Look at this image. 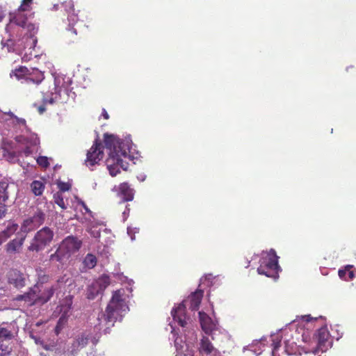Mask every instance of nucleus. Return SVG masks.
<instances>
[{
    "label": "nucleus",
    "mask_w": 356,
    "mask_h": 356,
    "mask_svg": "<svg viewBox=\"0 0 356 356\" xmlns=\"http://www.w3.org/2000/svg\"><path fill=\"white\" fill-rule=\"evenodd\" d=\"M33 0H22L21 5L17 10L9 14V22L6 26V31L9 35L7 42L12 45L16 41H19L25 36L32 37L38 30L36 25L30 22L29 19L33 14L29 15L25 13L31 10Z\"/></svg>",
    "instance_id": "1"
},
{
    "label": "nucleus",
    "mask_w": 356,
    "mask_h": 356,
    "mask_svg": "<svg viewBox=\"0 0 356 356\" xmlns=\"http://www.w3.org/2000/svg\"><path fill=\"white\" fill-rule=\"evenodd\" d=\"M129 311L124 289L115 291L112 298L107 305L105 312L99 314L98 324L95 325L99 330H103L104 334L110 332L115 323L121 321Z\"/></svg>",
    "instance_id": "2"
},
{
    "label": "nucleus",
    "mask_w": 356,
    "mask_h": 356,
    "mask_svg": "<svg viewBox=\"0 0 356 356\" xmlns=\"http://www.w3.org/2000/svg\"><path fill=\"white\" fill-rule=\"evenodd\" d=\"M105 147L109 150L106 165L109 174L112 177L120 172V169L127 170L129 163L127 159H130L129 149L127 145L120 139L112 134L104 135Z\"/></svg>",
    "instance_id": "3"
},
{
    "label": "nucleus",
    "mask_w": 356,
    "mask_h": 356,
    "mask_svg": "<svg viewBox=\"0 0 356 356\" xmlns=\"http://www.w3.org/2000/svg\"><path fill=\"white\" fill-rule=\"evenodd\" d=\"M279 257L274 249H270L266 257L260 260V265L257 268V272L268 277L276 279L279 277L280 266L278 264Z\"/></svg>",
    "instance_id": "4"
},
{
    "label": "nucleus",
    "mask_w": 356,
    "mask_h": 356,
    "mask_svg": "<svg viewBox=\"0 0 356 356\" xmlns=\"http://www.w3.org/2000/svg\"><path fill=\"white\" fill-rule=\"evenodd\" d=\"M54 236V232L53 229L49 227H44L35 233L30 245L28 246V250L35 252L43 250L46 246L51 243Z\"/></svg>",
    "instance_id": "5"
},
{
    "label": "nucleus",
    "mask_w": 356,
    "mask_h": 356,
    "mask_svg": "<svg viewBox=\"0 0 356 356\" xmlns=\"http://www.w3.org/2000/svg\"><path fill=\"white\" fill-rule=\"evenodd\" d=\"M317 346L312 350L316 355L318 352L325 353L332 346L330 332L326 327H321L316 333Z\"/></svg>",
    "instance_id": "6"
},
{
    "label": "nucleus",
    "mask_w": 356,
    "mask_h": 356,
    "mask_svg": "<svg viewBox=\"0 0 356 356\" xmlns=\"http://www.w3.org/2000/svg\"><path fill=\"white\" fill-rule=\"evenodd\" d=\"M104 146L100 141L96 140L93 145L88 151L85 161L87 166L92 167L98 163L104 158Z\"/></svg>",
    "instance_id": "7"
},
{
    "label": "nucleus",
    "mask_w": 356,
    "mask_h": 356,
    "mask_svg": "<svg viewBox=\"0 0 356 356\" xmlns=\"http://www.w3.org/2000/svg\"><path fill=\"white\" fill-rule=\"evenodd\" d=\"M45 218V213L41 209H38L33 216L24 220L22 229L25 232H29L42 225Z\"/></svg>",
    "instance_id": "8"
},
{
    "label": "nucleus",
    "mask_w": 356,
    "mask_h": 356,
    "mask_svg": "<svg viewBox=\"0 0 356 356\" xmlns=\"http://www.w3.org/2000/svg\"><path fill=\"white\" fill-rule=\"evenodd\" d=\"M198 352L200 356H220V351L213 346L208 336L200 339Z\"/></svg>",
    "instance_id": "9"
},
{
    "label": "nucleus",
    "mask_w": 356,
    "mask_h": 356,
    "mask_svg": "<svg viewBox=\"0 0 356 356\" xmlns=\"http://www.w3.org/2000/svg\"><path fill=\"white\" fill-rule=\"evenodd\" d=\"M81 241L73 236H67L59 244L69 257L77 252L81 248Z\"/></svg>",
    "instance_id": "10"
},
{
    "label": "nucleus",
    "mask_w": 356,
    "mask_h": 356,
    "mask_svg": "<svg viewBox=\"0 0 356 356\" xmlns=\"http://www.w3.org/2000/svg\"><path fill=\"white\" fill-rule=\"evenodd\" d=\"M7 280L8 284L13 285L16 289H22L26 286V275L20 270L12 268L7 273Z\"/></svg>",
    "instance_id": "11"
},
{
    "label": "nucleus",
    "mask_w": 356,
    "mask_h": 356,
    "mask_svg": "<svg viewBox=\"0 0 356 356\" xmlns=\"http://www.w3.org/2000/svg\"><path fill=\"white\" fill-rule=\"evenodd\" d=\"M173 320L184 327L187 325V316L186 314V305L184 302L180 303L177 307L173 308L171 312Z\"/></svg>",
    "instance_id": "12"
},
{
    "label": "nucleus",
    "mask_w": 356,
    "mask_h": 356,
    "mask_svg": "<svg viewBox=\"0 0 356 356\" xmlns=\"http://www.w3.org/2000/svg\"><path fill=\"white\" fill-rule=\"evenodd\" d=\"M38 286L37 285L34 286L32 288H30L29 291L24 294L17 295L15 300L17 301H24L27 302L29 305H33L35 304H38Z\"/></svg>",
    "instance_id": "13"
},
{
    "label": "nucleus",
    "mask_w": 356,
    "mask_h": 356,
    "mask_svg": "<svg viewBox=\"0 0 356 356\" xmlns=\"http://www.w3.org/2000/svg\"><path fill=\"white\" fill-rule=\"evenodd\" d=\"M200 322L202 330L205 334L210 335L216 329V323L205 312H199Z\"/></svg>",
    "instance_id": "14"
},
{
    "label": "nucleus",
    "mask_w": 356,
    "mask_h": 356,
    "mask_svg": "<svg viewBox=\"0 0 356 356\" xmlns=\"http://www.w3.org/2000/svg\"><path fill=\"white\" fill-rule=\"evenodd\" d=\"M25 238L26 236H22L21 237L15 238L14 239L9 241L6 245V252L10 254L19 252L24 243Z\"/></svg>",
    "instance_id": "15"
},
{
    "label": "nucleus",
    "mask_w": 356,
    "mask_h": 356,
    "mask_svg": "<svg viewBox=\"0 0 356 356\" xmlns=\"http://www.w3.org/2000/svg\"><path fill=\"white\" fill-rule=\"evenodd\" d=\"M202 297L203 291L197 289L191 293L188 300H185L183 302L186 305V302H189V308L191 310H197L202 302Z\"/></svg>",
    "instance_id": "16"
},
{
    "label": "nucleus",
    "mask_w": 356,
    "mask_h": 356,
    "mask_svg": "<svg viewBox=\"0 0 356 356\" xmlns=\"http://www.w3.org/2000/svg\"><path fill=\"white\" fill-rule=\"evenodd\" d=\"M72 297H66L61 303L57 306L54 313L63 315L65 316H70V312L72 309Z\"/></svg>",
    "instance_id": "17"
},
{
    "label": "nucleus",
    "mask_w": 356,
    "mask_h": 356,
    "mask_svg": "<svg viewBox=\"0 0 356 356\" xmlns=\"http://www.w3.org/2000/svg\"><path fill=\"white\" fill-rule=\"evenodd\" d=\"M68 259L69 257L64 252L63 248L58 245L56 252L50 254L49 260L52 264L58 263L59 264L63 265Z\"/></svg>",
    "instance_id": "18"
},
{
    "label": "nucleus",
    "mask_w": 356,
    "mask_h": 356,
    "mask_svg": "<svg viewBox=\"0 0 356 356\" xmlns=\"http://www.w3.org/2000/svg\"><path fill=\"white\" fill-rule=\"evenodd\" d=\"M44 79V73L37 68H31L26 79L27 83H33L36 85L40 84Z\"/></svg>",
    "instance_id": "19"
},
{
    "label": "nucleus",
    "mask_w": 356,
    "mask_h": 356,
    "mask_svg": "<svg viewBox=\"0 0 356 356\" xmlns=\"http://www.w3.org/2000/svg\"><path fill=\"white\" fill-rule=\"evenodd\" d=\"M119 193L124 201L129 202L134 199V190L126 183H122L119 186Z\"/></svg>",
    "instance_id": "20"
},
{
    "label": "nucleus",
    "mask_w": 356,
    "mask_h": 356,
    "mask_svg": "<svg viewBox=\"0 0 356 356\" xmlns=\"http://www.w3.org/2000/svg\"><path fill=\"white\" fill-rule=\"evenodd\" d=\"M18 225L14 222H9L6 227L0 232L1 239L5 242L17 230Z\"/></svg>",
    "instance_id": "21"
},
{
    "label": "nucleus",
    "mask_w": 356,
    "mask_h": 356,
    "mask_svg": "<svg viewBox=\"0 0 356 356\" xmlns=\"http://www.w3.org/2000/svg\"><path fill=\"white\" fill-rule=\"evenodd\" d=\"M55 292L54 286L46 288L40 295L38 294V301L40 304L47 302L53 296Z\"/></svg>",
    "instance_id": "22"
},
{
    "label": "nucleus",
    "mask_w": 356,
    "mask_h": 356,
    "mask_svg": "<svg viewBox=\"0 0 356 356\" xmlns=\"http://www.w3.org/2000/svg\"><path fill=\"white\" fill-rule=\"evenodd\" d=\"M8 186L9 184L7 181H0V204L3 205H6L9 197Z\"/></svg>",
    "instance_id": "23"
},
{
    "label": "nucleus",
    "mask_w": 356,
    "mask_h": 356,
    "mask_svg": "<svg viewBox=\"0 0 356 356\" xmlns=\"http://www.w3.org/2000/svg\"><path fill=\"white\" fill-rule=\"evenodd\" d=\"M65 7H69L67 19L70 23H75L78 21V14L75 13L73 2L72 1L65 2Z\"/></svg>",
    "instance_id": "24"
},
{
    "label": "nucleus",
    "mask_w": 356,
    "mask_h": 356,
    "mask_svg": "<svg viewBox=\"0 0 356 356\" xmlns=\"http://www.w3.org/2000/svg\"><path fill=\"white\" fill-rule=\"evenodd\" d=\"M31 191L35 196H40L42 194L44 189V184L42 181L35 180L31 184Z\"/></svg>",
    "instance_id": "25"
},
{
    "label": "nucleus",
    "mask_w": 356,
    "mask_h": 356,
    "mask_svg": "<svg viewBox=\"0 0 356 356\" xmlns=\"http://www.w3.org/2000/svg\"><path fill=\"white\" fill-rule=\"evenodd\" d=\"M97 262L96 257L92 254L88 253L85 257L83 264L85 268L92 269L97 265Z\"/></svg>",
    "instance_id": "26"
},
{
    "label": "nucleus",
    "mask_w": 356,
    "mask_h": 356,
    "mask_svg": "<svg viewBox=\"0 0 356 356\" xmlns=\"http://www.w3.org/2000/svg\"><path fill=\"white\" fill-rule=\"evenodd\" d=\"M13 351V346L7 341H0V356H8Z\"/></svg>",
    "instance_id": "27"
},
{
    "label": "nucleus",
    "mask_w": 356,
    "mask_h": 356,
    "mask_svg": "<svg viewBox=\"0 0 356 356\" xmlns=\"http://www.w3.org/2000/svg\"><path fill=\"white\" fill-rule=\"evenodd\" d=\"M76 31L73 27L70 28L67 30L66 33H65V40L67 43H74L76 40Z\"/></svg>",
    "instance_id": "28"
},
{
    "label": "nucleus",
    "mask_w": 356,
    "mask_h": 356,
    "mask_svg": "<svg viewBox=\"0 0 356 356\" xmlns=\"http://www.w3.org/2000/svg\"><path fill=\"white\" fill-rule=\"evenodd\" d=\"M96 284L99 286L100 290L105 289L110 284L109 276L106 275H102L96 281Z\"/></svg>",
    "instance_id": "29"
},
{
    "label": "nucleus",
    "mask_w": 356,
    "mask_h": 356,
    "mask_svg": "<svg viewBox=\"0 0 356 356\" xmlns=\"http://www.w3.org/2000/svg\"><path fill=\"white\" fill-rule=\"evenodd\" d=\"M88 340L89 337L85 334H82L76 339L74 346L77 348H83L88 344Z\"/></svg>",
    "instance_id": "30"
},
{
    "label": "nucleus",
    "mask_w": 356,
    "mask_h": 356,
    "mask_svg": "<svg viewBox=\"0 0 356 356\" xmlns=\"http://www.w3.org/2000/svg\"><path fill=\"white\" fill-rule=\"evenodd\" d=\"M30 70L31 69H29L26 67L21 66L19 68H16L14 73L18 79L24 77L26 79Z\"/></svg>",
    "instance_id": "31"
},
{
    "label": "nucleus",
    "mask_w": 356,
    "mask_h": 356,
    "mask_svg": "<svg viewBox=\"0 0 356 356\" xmlns=\"http://www.w3.org/2000/svg\"><path fill=\"white\" fill-rule=\"evenodd\" d=\"M54 202L57 205H58L62 209H65L67 208L66 205L65 204L63 197L60 193H57L54 194Z\"/></svg>",
    "instance_id": "32"
},
{
    "label": "nucleus",
    "mask_w": 356,
    "mask_h": 356,
    "mask_svg": "<svg viewBox=\"0 0 356 356\" xmlns=\"http://www.w3.org/2000/svg\"><path fill=\"white\" fill-rule=\"evenodd\" d=\"M60 90H58V92H55V95L54 97H51L50 98H44L43 99V103L44 104H53L56 102H58L60 99L58 98V96H60Z\"/></svg>",
    "instance_id": "33"
},
{
    "label": "nucleus",
    "mask_w": 356,
    "mask_h": 356,
    "mask_svg": "<svg viewBox=\"0 0 356 356\" xmlns=\"http://www.w3.org/2000/svg\"><path fill=\"white\" fill-rule=\"evenodd\" d=\"M13 337V333L10 330L6 327L0 326V338H5L8 339H12Z\"/></svg>",
    "instance_id": "34"
},
{
    "label": "nucleus",
    "mask_w": 356,
    "mask_h": 356,
    "mask_svg": "<svg viewBox=\"0 0 356 356\" xmlns=\"http://www.w3.org/2000/svg\"><path fill=\"white\" fill-rule=\"evenodd\" d=\"M38 282L43 284L48 282L49 276L45 274L42 270L40 269L38 271Z\"/></svg>",
    "instance_id": "35"
},
{
    "label": "nucleus",
    "mask_w": 356,
    "mask_h": 356,
    "mask_svg": "<svg viewBox=\"0 0 356 356\" xmlns=\"http://www.w3.org/2000/svg\"><path fill=\"white\" fill-rule=\"evenodd\" d=\"M37 163L39 165L44 168H47L49 165L48 159L46 156H39L37 159Z\"/></svg>",
    "instance_id": "36"
},
{
    "label": "nucleus",
    "mask_w": 356,
    "mask_h": 356,
    "mask_svg": "<svg viewBox=\"0 0 356 356\" xmlns=\"http://www.w3.org/2000/svg\"><path fill=\"white\" fill-rule=\"evenodd\" d=\"M67 320H68V316L60 315V316L57 322V325H58V327H64L67 322Z\"/></svg>",
    "instance_id": "37"
},
{
    "label": "nucleus",
    "mask_w": 356,
    "mask_h": 356,
    "mask_svg": "<svg viewBox=\"0 0 356 356\" xmlns=\"http://www.w3.org/2000/svg\"><path fill=\"white\" fill-rule=\"evenodd\" d=\"M7 291L5 282L0 280V298L4 297Z\"/></svg>",
    "instance_id": "38"
},
{
    "label": "nucleus",
    "mask_w": 356,
    "mask_h": 356,
    "mask_svg": "<svg viewBox=\"0 0 356 356\" xmlns=\"http://www.w3.org/2000/svg\"><path fill=\"white\" fill-rule=\"evenodd\" d=\"M348 272V268H347V266H346L345 269H339V271H338V275H339L340 278L343 279V280H346V273Z\"/></svg>",
    "instance_id": "39"
},
{
    "label": "nucleus",
    "mask_w": 356,
    "mask_h": 356,
    "mask_svg": "<svg viewBox=\"0 0 356 356\" xmlns=\"http://www.w3.org/2000/svg\"><path fill=\"white\" fill-rule=\"evenodd\" d=\"M6 211V206L0 204V219L5 216Z\"/></svg>",
    "instance_id": "40"
},
{
    "label": "nucleus",
    "mask_w": 356,
    "mask_h": 356,
    "mask_svg": "<svg viewBox=\"0 0 356 356\" xmlns=\"http://www.w3.org/2000/svg\"><path fill=\"white\" fill-rule=\"evenodd\" d=\"M59 188L61 191L65 192L69 191L70 186L67 184L62 183L61 184L59 185Z\"/></svg>",
    "instance_id": "41"
},
{
    "label": "nucleus",
    "mask_w": 356,
    "mask_h": 356,
    "mask_svg": "<svg viewBox=\"0 0 356 356\" xmlns=\"http://www.w3.org/2000/svg\"><path fill=\"white\" fill-rule=\"evenodd\" d=\"M351 268H352V266H347V268L348 270V277H349L350 280H352L355 277V273L353 270H350Z\"/></svg>",
    "instance_id": "42"
},
{
    "label": "nucleus",
    "mask_w": 356,
    "mask_h": 356,
    "mask_svg": "<svg viewBox=\"0 0 356 356\" xmlns=\"http://www.w3.org/2000/svg\"><path fill=\"white\" fill-rule=\"evenodd\" d=\"M45 105L46 104H43L42 105L38 106L37 109L40 114H42L46 111Z\"/></svg>",
    "instance_id": "43"
},
{
    "label": "nucleus",
    "mask_w": 356,
    "mask_h": 356,
    "mask_svg": "<svg viewBox=\"0 0 356 356\" xmlns=\"http://www.w3.org/2000/svg\"><path fill=\"white\" fill-rule=\"evenodd\" d=\"M302 318L306 322H309L312 319V317L310 315L302 316Z\"/></svg>",
    "instance_id": "44"
},
{
    "label": "nucleus",
    "mask_w": 356,
    "mask_h": 356,
    "mask_svg": "<svg viewBox=\"0 0 356 356\" xmlns=\"http://www.w3.org/2000/svg\"><path fill=\"white\" fill-rule=\"evenodd\" d=\"M102 115L105 120H108L109 118V115H108L107 111L104 108L102 109Z\"/></svg>",
    "instance_id": "45"
},
{
    "label": "nucleus",
    "mask_w": 356,
    "mask_h": 356,
    "mask_svg": "<svg viewBox=\"0 0 356 356\" xmlns=\"http://www.w3.org/2000/svg\"><path fill=\"white\" fill-rule=\"evenodd\" d=\"M63 327H58V325L56 324V327H55V332L56 334H58L60 331L63 330Z\"/></svg>",
    "instance_id": "46"
},
{
    "label": "nucleus",
    "mask_w": 356,
    "mask_h": 356,
    "mask_svg": "<svg viewBox=\"0 0 356 356\" xmlns=\"http://www.w3.org/2000/svg\"><path fill=\"white\" fill-rule=\"evenodd\" d=\"M5 17V14L2 8L0 7V22H2L3 18Z\"/></svg>",
    "instance_id": "47"
},
{
    "label": "nucleus",
    "mask_w": 356,
    "mask_h": 356,
    "mask_svg": "<svg viewBox=\"0 0 356 356\" xmlns=\"http://www.w3.org/2000/svg\"><path fill=\"white\" fill-rule=\"evenodd\" d=\"M17 122L19 124L25 125L26 124V120L23 118H17Z\"/></svg>",
    "instance_id": "48"
},
{
    "label": "nucleus",
    "mask_w": 356,
    "mask_h": 356,
    "mask_svg": "<svg viewBox=\"0 0 356 356\" xmlns=\"http://www.w3.org/2000/svg\"><path fill=\"white\" fill-rule=\"evenodd\" d=\"M273 345H274V348H273V353H274V352L277 350V348L280 346V341H278L277 343H273Z\"/></svg>",
    "instance_id": "49"
},
{
    "label": "nucleus",
    "mask_w": 356,
    "mask_h": 356,
    "mask_svg": "<svg viewBox=\"0 0 356 356\" xmlns=\"http://www.w3.org/2000/svg\"><path fill=\"white\" fill-rule=\"evenodd\" d=\"M42 348H43L44 350H51V346H50L49 345H47V344H43V343H42Z\"/></svg>",
    "instance_id": "50"
},
{
    "label": "nucleus",
    "mask_w": 356,
    "mask_h": 356,
    "mask_svg": "<svg viewBox=\"0 0 356 356\" xmlns=\"http://www.w3.org/2000/svg\"><path fill=\"white\" fill-rule=\"evenodd\" d=\"M83 204V207H84V208H85V210H86V211H89L88 208L85 205V204Z\"/></svg>",
    "instance_id": "51"
},
{
    "label": "nucleus",
    "mask_w": 356,
    "mask_h": 356,
    "mask_svg": "<svg viewBox=\"0 0 356 356\" xmlns=\"http://www.w3.org/2000/svg\"><path fill=\"white\" fill-rule=\"evenodd\" d=\"M83 204V207H84V208H85V210H86V211H89L88 208L85 205V204Z\"/></svg>",
    "instance_id": "52"
}]
</instances>
